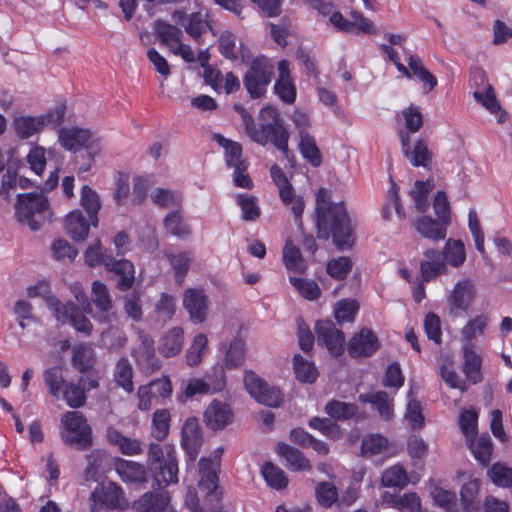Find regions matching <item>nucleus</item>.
<instances>
[{
    "instance_id": "f257e3e1",
    "label": "nucleus",
    "mask_w": 512,
    "mask_h": 512,
    "mask_svg": "<svg viewBox=\"0 0 512 512\" xmlns=\"http://www.w3.org/2000/svg\"><path fill=\"white\" fill-rule=\"evenodd\" d=\"M317 236L327 240L332 237L341 250L354 244L350 217L343 203H330L327 191L319 189L316 196Z\"/></svg>"
},
{
    "instance_id": "f03ea898",
    "label": "nucleus",
    "mask_w": 512,
    "mask_h": 512,
    "mask_svg": "<svg viewBox=\"0 0 512 512\" xmlns=\"http://www.w3.org/2000/svg\"><path fill=\"white\" fill-rule=\"evenodd\" d=\"M235 109L241 115L246 133L254 142L263 146L270 142L288 158L289 133L281 124L278 112L275 108L268 106L261 109V124L259 128L255 126L253 117L245 108L235 106Z\"/></svg>"
},
{
    "instance_id": "7ed1b4c3",
    "label": "nucleus",
    "mask_w": 512,
    "mask_h": 512,
    "mask_svg": "<svg viewBox=\"0 0 512 512\" xmlns=\"http://www.w3.org/2000/svg\"><path fill=\"white\" fill-rule=\"evenodd\" d=\"M14 210L16 220L22 225H27L32 231L40 230L45 223L51 221L50 205L42 193L18 194Z\"/></svg>"
},
{
    "instance_id": "20e7f679",
    "label": "nucleus",
    "mask_w": 512,
    "mask_h": 512,
    "mask_svg": "<svg viewBox=\"0 0 512 512\" xmlns=\"http://www.w3.org/2000/svg\"><path fill=\"white\" fill-rule=\"evenodd\" d=\"M273 76L274 66L268 58L259 56L252 60L243 78L244 86L250 97L257 99L264 96Z\"/></svg>"
},
{
    "instance_id": "39448f33",
    "label": "nucleus",
    "mask_w": 512,
    "mask_h": 512,
    "mask_svg": "<svg viewBox=\"0 0 512 512\" xmlns=\"http://www.w3.org/2000/svg\"><path fill=\"white\" fill-rule=\"evenodd\" d=\"M61 436L66 444L81 450L91 445V428L78 411H69L62 415Z\"/></svg>"
},
{
    "instance_id": "423d86ee",
    "label": "nucleus",
    "mask_w": 512,
    "mask_h": 512,
    "mask_svg": "<svg viewBox=\"0 0 512 512\" xmlns=\"http://www.w3.org/2000/svg\"><path fill=\"white\" fill-rule=\"evenodd\" d=\"M65 108L56 107L49 113L37 117L21 116L14 119V128L17 136L28 139L39 133L45 126L60 125L64 120Z\"/></svg>"
},
{
    "instance_id": "0eeeda50",
    "label": "nucleus",
    "mask_w": 512,
    "mask_h": 512,
    "mask_svg": "<svg viewBox=\"0 0 512 512\" xmlns=\"http://www.w3.org/2000/svg\"><path fill=\"white\" fill-rule=\"evenodd\" d=\"M244 385L247 392L259 403L276 408L284 401V395L279 388L269 385L255 373H246Z\"/></svg>"
},
{
    "instance_id": "6e6552de",
    "label": "nucleus",
    "mask_w": 512,
    "mask_h": 512,
    "mask_svg": "<svg viewBox=\"0 0 512 512\" xmlns=\"http://www.w3.org/2000/svg\"><path fill=\"white\" fill-rule=\"evenodd\" d=\"M58 141L60 145L68 151L76 152L82 148L90 150V161H93V155L97 153V150H94L93 147V134L88 129L62 127L58 131Z\"/></svg>"
},
{
    "instance_id": "1a4fd4ad",
    "label": "nucleus",
    "mask_w": 512,
    "mask_h": 512,
    "mask_svg": "<svg viewBox=\"0 0 512 512\" xmlns=\"http://www.w3.org/2000/svg\"><path fill=\"white\" fill-rule=\"evenodd\" d=\"M315 332L318 345L325 346L335 356L343 352L345 343L344 333L332 321H317Z\"/></svg>"
},
{
    "instance_id": "9d476101",
    "label": "nucleus",
    "mask_w": 512,
    "mask_h": 512,
    "mask_svg": "<svg viewBox=\"0 0 512 512\" xmlns=\"http://www.w3.org/2000/svg\"><path fill=\"white\" fill-rule=\"evenodd\" d=\"M94 511L99 507L123 510L127 507V501L123 489L114 482L102 484L92 494Z\"/></svg>"
},
{
    "instance_id": "9b49d317",
    "label": "nucleus",
    "mask_w": 512,
    "mask_h": 512,
    "mask_svg": "<svg viewBox=\"0 0 512 512\" xmlns=\"http://www.w3.org/2000/svg\"><path fill=\"white\" fill-rule=\"evenodd\" d=\"M477 296V289L470 279L458 281L448 296L451 312H467Z\"/></svg>"
},
{
    "instance_id": "f8f14e48",
    "label": "nucleus",
    "mask_w": 512,
    "mask_h": 512,
    "mask_svg": "<svg viewBox=\"0 0 512 512\" xmlns=\"http://www.w3.org/2000/svg\"><path fill=\"white\" fill-rule=\"evenodd\" d=\"M218 467L219 463L209 459H201L199 461L200 481L199 487L206 491L207 497L211 501L219 502L222 492L218 487Z\"/></svg>"
},
{
    "instance_id": "ddd939ff",
    "label": "nucleus",
    "mask_w": 512,
    "mask_h": 512,
    "mask_svg": "<svg viewBox=\"0 0 512 512\" xmlns=\"http://www.w3.org/2000/svg\"><path fill=\"white\" fill-rule=\"evenodd\" d=\"M183 306L193 322L202 323L206 319L208 299L203 289H186L183 296Z\"/></svg>"
},
{
    "instance_id": "4468645a",
    "label": "nucleus",
    "mask_w": 512,
    "mask_h": 512,
    "mask_svg": "<svg viewBox=\"0 0 512 512\" xmlns=\"http://www.w3.org/2000/svg\"><path fill=\"white\" fill-rule=\"evenodd\" d=\"M472 81L477 87L473 92L474 98L491 113H497L500 104L492 85L487 83L485 72L481 69H475L472 73Z\"/></svg>"
},
{
    "instance_id": "2eb2a0df",
    "label": "nucleus",
    "mask_w": 512,
    "mask_h": 512,
    "mask_svg": "<svg viewBox=\"0 0 512 512\" xmlns=\"http://www.w3.org/2000/svg\"><path fill=\"white\" fill-rule=\"evenodd\" d=\"M140 345L135 350L134 356L137 363L148 372H154L161 368V362L157 358L152 337L144 333L138 332Z\"/></svg>"
},
{
    "instance_id": "dca6fc26",
    "label": "nucleus",
    "mask_w": 512,
    "mask_h": 512,
    "mask_svg": "<svg viewBox=\"0 0 512 512\" xmlns=\"http://www.w3.org/2000/svg\"><path fill=\"white\" fill-rule=\"evenodd\" d=\"M105 268L119 277L116 284L119 290L127 291L132 288L135 281V268L131 261L111 256L105 260Z\"/></svg>"
},
{
    "instance_id": "f3484780",
    "label": "nucleus",
    "mask_w": 512,
    "mask_h": 512,
    "mask_svg": "<svg viewBox=\"0 0 512 512\" xmlns=\"http://www.w3.org/2000/svg\"><path fill=\"white\" fill-rule=\"evenodd\" d=\"M233 420L230 406L214 399L204 412V422L212 430H222Z\"/></svg>"
},
{
    "instance_id": "a211bd4d",
    "label": "nucleus",
    "mask_w": 512,
    "mask_h": 512,
    "mask_svg": "<svg viewBox=\"0 0 512 512\" xmlns=\"http://www.w3.org/2000/svg\"><path fill=\"white\" fill-rule=\"evenodd\" d=\"M377 349L378 339L374 333L367 328L361 329L358 334L351 338L348 344V352L352 357H368Z\"/></svg>"
},
{
    "instance_id": "6ab92c4d",
    "label": "nucleus",
    "mask_w": 512,
    "mask_h": 512,
    "mask_svg": "<svg viewBox=\"0 0 512 512\" xmlns=\"http://www.w3.org/2000/svg\"><path fill=\"white\" fill-rule=\"evenodd\" d=\"M171 497L168 491H149L133 502L136 512H163L168 507Z\"/></svg>"
},
{
    "instance_id": "aec40b11",
    "label": "nucleus",
    "mask_w": 512,
    "mask_h": 512,
    "mask_svg": "<svg viewBox=\"0 0 512 512\" xmlns=\"http://www.w3.org/2000/svg\"><path fill=\"white\" fill-rule=\"evenodd\" d=\"M115 470L123 482L135 485L148 482L146 468L140 463L118 458L115 461Z\"/></svg>"
},
{
    "instance_id": "412c9836",
    "label": "nucleus",
    "mask_w": 512,
    "mask_h": 512,
    "mask_svg": "<svg viewBox=\"0 0 512 512\" xmlns=\"http://www.w3.org/2000/svg\"><path fill=\"white\" fill-rule=\"evenodd\" d=\"M182 446L191 460H195L202 445V434L196 418H188L182 427Z\"/></svg>"
},
{
    "instance_id": "4be33fe9",
    "label": "nucleus",
    "mask_w": 512,
    "mask_h": 512,
    "mask_svg": "<svg viewBox=\"0 0 512 512\" xmlns=\"http://www.w3.org/2000/svg\"><path fill=\"white\" fill-rule=\"evenodd\" d=\"M151 469L154 471V482L159 488L178 482V465L174 452L171 450L167 451L166 458L162 463L152 466Z\"/></svg>"
},
{
    "instance_id": "5701e85b",
    "label": "nucleus",
    "mask_w": 512,
    "mask_h": 512,
    "mask_svg": "<svg viewBox=\"0 0 512 512\" xmlns=\"http://www.w3.org/2000/svg\"><path fill=\"white\" fill-rule=\"evenodd\" d=\"M425 259L420 263L423 282H430L440 274L447 273L446 262L438 250L429 249L424 253Z\"/></svg>"
},
{
    "instance_id": "b1692460",
    "label": "nucleus",
    "mask_w": 512,
    "mask_h": 512,
    "mask_svg": "<svg viewBox=\"0 0 512 512\" xmlns=\"http://www.w3.org/2000/svg\"><path fill=\"white\" fill-rule=\"evenodd\" d=\"M399 135L402 151L404 155L410 159L411 164L415 167H428L431 162V154L428 150L427 144L423 140H418L414 149L410 151L409 133L401 131Z\"/></svg>"
},
{
    "instance_id": "393cba45",
    "label": "nucleus",
    "mask_w": 512,
    "mask_h": 512,
    "mask_svg": "<svg viewBox=\"0 0 512 512\" xmlns=\"http://www.w3.org/2000/svg\"><path fill=\"white\" fill-rule=\"evenodd\" d=\"M448 223L441 220H434L429 216H422L417 219L414 226L416 231L424 238L432 241L444 240L447 235Z\"/></svg>"
},
{
    "instance_id": "a878e982",
    "label": "nucleus",
    "mask_w": 512,
    "mask_h": 512,
    "mask_svg": "<svg viewBox=\"0 0 512 512\" xmlns=\"http://www.w3.org/2000/svg\"><path fill=\"white\" fill-rule=\"evenodd\" d=\"M184 343V331L180 327L168 330L160 339L158 350L166 358L178 355Z\"/></svg>"
},
{
    "instance_id": "bb28decb",
    "label": "nucleus",
    "mask_w": 512,
    "mask_h": 512,
    "mask_svg": "<svg viewBox=\"0 0 512 512\" xmlns=\"http://www.w3.org/2000/svg\"><path fill=\"white\" fill-rule=\"evenodd\" d=\"M214 140L224 149L225 163L228 167L239 169L247 162L243 158L242 146L235 141L225 138L221 134H215Z\"/></svg>"
},
{
    "instance_id": "cd10ccee",
    "label": "nucleus",
    "mask_w": 512,
    "mask_h": 512,
    "mask_svg": "<svg viewBox=\"0 0 512 512\" xmlns=\"http://www.w3.org/2000/svg\"><path fill=\"white\" fill-rule=\"evenodd\" d=\"M154 31L161 44L172 50L182 40V30L163 20L154 22Z\"/></svg>"
},
{
    "instance_id": "c85d7f7f",
    "label": "nucleus",
    "mask_w": 512,
    "mask_h": 512,
    "mask_svg": "<svg viewBox=\"0 0 512 512\" xmlns=\"http://www.w3.org/2000/svg\"><path fill=\"white\" fill-rule=\"evenodd\" d=\"M65 228L74 241H84L88 236L90 224L79 210L70 212L65 220Z\"/></svg>"
},
{
    "instance_id": "c756f323",
    "label": "nucleus",
    "mask_w": 512,
    "mask_h": 512,
    "mask_svg": "<svg viewBox=\"0 0 512 512\" xmlns=\"http://www.w3.org/2000/svg\"><path fill=\"white\" fill-rule=\"evenodd\" d=\"M278 451L285 458L288 468L292 471H310L312 469L309 459L300 450L281 443L278 446Z\"/></svg>"
},
{
    "instance_id": "7c9ffc66",
    "label": "nucleus",
    "mask_w": 512,
    "mask_h": 512,
    "mask_svg": "<svg viewBox=\"0 0 512 512\" xmlns=\"http://www.w3.org/2000/svg\"><path fill=\"white\" fill-rule=\"evenodd\" d=\"M106 436L109 443L117 446L124 455H137L142 452L139 440L125 436L115 428H108Z\"/></svg>"
},
{
    "instance_id": "2f4dec72",
    "label": "nucleus",
    "mask_w": 512,
    "mask_h": 512,
    "mask_svg": "<svg viewBox=\"0 0 512 512\" xmlns=\"http://www.w3.org/2000/svg\"><path fill=\"white\" fill-rule=\"evenodd\" d=\"M133 374L134 370L130 360L126 357H121L116 362L113 370V379L117 386L127 393H132L134 390Z\"/></svg>"
},
{
    "instance_id": "473e14b6",
    "label": "nucleus",
    "mask_w": 512,
    "mask_h": 512,
    "mask_svg": "<svg viewBox=\"0 0 512 512\" xmlns=\"http://www.w3.org/2000/svg\"><path fill=\"white\" fill-rule=\"evenodd\" d=\"M108 459V454L102 450H93L90 454L86 455L87 467L83 471L84 480L86 482L98 481Z\"/></svg>"
},
{
    "instance_id": "72a5a7b5",
    "label": "nucleus",
    "mask_w": 512,
    "mask_h": 512,
    "mask_svg": "<svg viewBox=\"0 0 512 512\" xmlns=\"http://www.w3.org/2000/svg\"><path fill=\"white\" fill-rule=\"evenodd\" d=\"M96 363V354L90 344L81 343L74 346L72 350V364L79 372L84 373L87 369L93 368Z\"/></svg>"
},
{
    "instance_id": "f704fd0d",
    "label": "nucleus",
    "mask_w": 512,
    "mask_h": 512,
    "mask_svg": "<svg viewBox=\"0 0 512 512\" xmlns=\"http://www.w3.org/2000/svg\"><path fill=\"white\" fill-rule=\"evenodd\" d=\"M219 51L223 57L226 59L235 61L240 56L242 58L245 57L243 53V47L241 41L237 38L236 35L229 31H224L219 39Z\"/></svg>"
},
{
    "instance_id": "c9c22d12",
    "label": "nucleus",
    "mask_w": 512,
    "mask_h": 512,
    "mask_svg": "<svg viewBox=\"0 0 512 512\" xmlns=\"http://www.w3.org/2000/svg\"><path fill=\"white\" fill-rule=\"evenodd\" d=\"M463 371L474 384L481 381V358L475 352L473 344H463Z\"/></svg>"
},
{
    "instance_id": "e433bc0d",
    "label": "nucleus",
    "mask_w": 512,
    "mask_h": 512,
    "mask_svg": "<svg viewBox=\"0 0 512 512\" xmlns=\"http://www.w3.org/2000/svg\"><path fill=\"white\" fill-rule=\"evenodd\" d=\"M359 400L363 403H371L379 415L388 420L393 416V403L385 391L361 394Z\"/></svg>"
},
{
    "instance_id": "4c0bfd02",
    "label": "nucleus",
    "mask_w": 512,
    "mask_h": 512,
    "mask_svg": "<svg viewBox=\"0 0 512 512\" xmlns=\"http://www.w3.org/2000/svg\"><path fill=\"white\" fill-rule=\"evenodd\" d=\"M480 482L478 479H470L461 488L460 500L462 512H478L480 510L477 496L479 493Z\"/></svg>"
},
{
    "instance_id": "58836bf2",
    "label": "nucleus",
    "mask_w": 512,
    "mask_h": 512,
    "mask_svg": "<svg viewBox=\"0 0 512 512\" xmlns=\"http://www.w3.org/2000/svg\"><path fill=\"white\" fill-rule=\"evenodd\" d=\"M466 444L479 463L486 466L490 462L493 445L488 435L472 438L470 441H466Z\"/></svg>"
},
{
    "instance_id": "ea45409f",
    "label": "nucleus",
    "mask_w": 512,
    "mask_h": 512,
    "mask_svg": "<svg viewBox=\"0 0 512 512\" xmlns=\"http://www.w3.org/2000/svg\"><path fill=\"white\" fill-rule=\"evenodd\" d=\"M207 17V14L200 11L187 16V22L183 24V28L195 41H199L201 36L211 28Z\"/></svg>"
},
{
    "instance_id": "a19ab883",
    "label": "nucleus",
    "mask_w": 512,
    "mask_h": 512,
    "mask_svg": "<svg viewBox=\"0 0 512 512\" xmlns=\"http://www.w3.org/2000/svg\"><path fill=\"white\" fill-rule=\"evenodd\" d=\"M279 197L283 205L291 210L295 223L301 226V216L305 208L303 197L295 193L293 186L285 190L281 189Z\"/></svg>"
},
{
    "instance_id": "79ce46f5",
    "label": "nucleus",
    "mask_w": 512,
    "mask_h": 512,
    "mask_svg": "<svg viewBox=\"0 0 512 512\" xmlns=\"http://www.w3.org/2000/svg\"><path fill=\"white\" fill-rule=\"evenodd\" d=\"M81 206L86 210L91 225H98V211L101 208V203L98 194L89 186L84 185L81 189Z\"/></svg>"
},
{
    "instance_id": "37998d69",
    "label": "nucleus",
    "mask_w": 512,
    "mask_h": 512,
    "mask_svg": "<svg viewBox=\"0 0 512 512\" xmlns=\"http://www.w3.org/2000/svg\"><path fill=\"white\" fill-rule=\"evenodd\" d=\"M283 262L289 271L303 273L306 270V261L302 257L299 249L287 240L283 249Z\"/></svg>"
},
{
    "instance_id": "c03bdc74",
    "label": "nucleus",
    "mask_w": 512,
    "mask_h": 512,
    "mask_svg": "<svg viewBox=\"0 0 512 512\" xmlns=\"http://www.w3.org/2000/svg\"><path fill=\"white\" fill-rule=\"evenodd\" d=\"M358 407L352 403L338 400L329 401L325 406V412L335 421L348 420L356 415Z\"/></svg>"
},
{
    "instance_id": "a18cd8bd",
    "label": "nucleus",
    "mask_w": 512,
    "mask_h": 512,
    "mask_svg": "<svg viewBox=\"0 0 512 512\" xmlns=\"http://www.w3.org/2000/svg\"><path fill=\"white\" fill-rule=\"evenodd\" d=\"M383 499L398 510L417 512L421 507L420 498L414 492L405 493L403 496H394L385 493Z\"/></svg>"
},
{
    "instance_id": "49530a36",
    "label": "nucleus",
    "mask_w": 512,
    "mask_h": 512,
    "mask_svg": "<svg viewBox=\"0 0 512 512\" xmlns=\"http://www.w3.org/2000/svg\"><path fill=\"white\" fill-rule=\"evenodd\" d=\"M442 257L453 267L461 266L466 259L463 242L461 240H447L443 248Z\"/></svg>"
},
{
    "instance_id": "de8ad7c7",
    "label": "nucleus",
    "mask_w": 512,
    "mask_h": 512,
    "mask_svg": "<svg viewBox=\"0 0 512 512\" xmlns=\"http://www.w3.org/2000/svg\"><path fill=\"white\" fill-rule=\"evenodd\" d=\"M43 379L45 385L48 387L49 393L56 399L61 396V391L66 382L64 381L62 368L54 366L46 369L43 372Z\"/></svg>"
},
{
    "instance_id": "09e8293b",
    "label": "nucleus",
    "mask_w": 512,
    "mask_h": 512,
    "mask_svg": "<svg viewBox=\"0 0 512 512\" xmlns=\"http://www.w3.org/2000/svg\"><path fill=\"white\" fill-rule=\"evenodd\" d=\"M207 349V336L203 333L197 334L186 352L187 365L190 367L198 366L201 363L202 357L206 353Z\"/></svg>"
},
{
    "instance_id": "8fccbe9b",
    "label": "nucleus",
    "mask_w": 512,
    "mask_h": 512,
    "mask_svg": "<svg viewBox=\"0 0 512 512\" xmlns=\"http://www.w3.org/2000/svg\"><path fill=\"white\" fill-rule=\"evenodd\" d=\"M433 189L430 181H416L413 189L410 190V196L414 201L415 208L418 212L424 213L429 208L428 196Z\"/></svg>"
},
{
    "instance_id": "3c124183",
    "label": "nucleus",
    "mask_w": 512,
    "mask_h": 512,
    "mask_svg": "<svg viewBox=\"0 0 512 512\" xmlns=\"http://www.w3.org/2000/svg\"><path fill=\"white\" fill-rule=\"evenodd\" d=\"M170 413L167 409L156 410L152 417L151 435L158 441L165 439L170 429Z\"/></svg>"
},
{
    "instance_id": "603ef678",
    "label": "nucleus",
    "mask_w": 512,
    "mask_h": 512,
    "mask_svg": "<svg viewBox=\"0 0 512 512\" xmlns=\"http://www.w3.org/2000/svg\"><path fill=\"white\" fill-rule=\"evenodd\" d=\"M299 134V147L303 157L314 167L319 166L322 162V157L313 137L308 133H303L302 131H299Z\"/></svg>"
},
{
    "instance_id": "864d4df0",
    "label": "nucleus",
    "mask_w": 512,
    "mask_h": 512,
    "mask_svg": "<svg viewBox=\"0 0 512 512\" xmlns=\"http://www.w3.org/2000/svg\"><path fill=\"white\" fill-rule=\"evenodd\" d=\"M262 475L266 483L274 489L285 488L288 484V479L284 471L271 462H267L262 468Z\"/></svg>"
},
{
    "instance_id": "5fc2aeb1",
    "label": "nucleus",
    "mask_w": 512,
    "mask_h": 512,
    "mask_svg": "<svg viewBox=\"0 0 512 512\" xmlns=\"http://www.w3.org/2000/svg\"><path fill=\"white\" fill-rule=\"evenodd\" d=\"M294 372L296 378L301 382L312 383L318 376L317 369L312 362L305 360L301 355L294 356Z\"/></svg>"
},
{
    "instance_id": "6e6d98bb",
    "label": "nucleus",
    "mask_w": 512,
    "mask_h": 512,
    "mask_svg": "<svg viewBox=\"0 0 512 512\" xmlns=\"http://www.w3.org/2000/svg\"><path fill=\"white\" fill-rule=\"evenodd\" d=\"M308 425L328 438L336 440L342 437L339 425L331 418L313 417L309 420Z\"/></svg>"
},
{
    "instance_id": "4d7b16f0",
    "label": "nucleus",
    "mask_w": 512,
    "mask_h": 512,
    "mask_svg": "<svg viewBox=\"0 0 512 512\" xmlns=\"http://www.w3.org/2000/svg\"><path fill=\"white\" fill-rule=\"evenodd\" d=\"M405 419L408 421L412 430L421 429L424 425L425 418L422 412V404L412 397L411 391L408 394Z\"/></svg>"
},
{
    "instance_id": "13d9d810",
    "label": "nucleus",
    "mask_w": 512,
    "mask_h": 512,
    "mask_svg": "<svg viewBox=\"0 0 512 512\" xmlns=\"http://www.w3.org/2000/svg\"><path fill=\"white\" fill-rule=\"evenodd\" d=\"M381 483L385 487L403 488L408 483L407 473L401 465H393L383 472Z\"/></svg>"
},
{
    "instance_id": "bf43d9fd",
    "label": "nucleus",
    "mask_w": 512,
    "mask_h": 512,
    "mask_svg": "<svg viewBox=\"0 0 512 512\" xmlns=\"http://www.w3.org/2000/svg\"><path fill=\"white\" fill-rule=\"evenodd\" d=\"M487 324L488 318L484 315H479L471 319L461 331L464 344H473V340L476 339L477 336L484 334Z\"/></svg>"
},
{
    "instance_id": "052dcab7",
    "label": "nucleus",
    "mask_w": 512,
    "mask_h": 512,
    "mask_svg": "<svg viewBox=\"0 0 512 512\" xmlns=\"http://www.w3.org/2000/svg\"><path fill=\"white\" fill-rule=\"evenodd\" d=\"M164 226L170 234L177 237H186L191 232L179 211L170 212L164 219Z\"/></svg>"
},
{
    "instance_id": "680f3d73",
    "label": "nucleus",
    "mask_w": 512,
    "mask_h": 512,
    "mask_svg": "<svg viewBox=\"0 0 512 512\" xmlns=\"http://www.w3.org/2000/svg\"><path fill=\"white\" fill-rule=\"evenodd\" d=\"M209 386L210 394L222 391L226 386V375L224 367L220 364L213 366L202 378Z\"/></svg>"
},
{
    "instance_id": "e2e57ef3",
    "label": "nucleus",
    "mask_w": 512,
    "mask_h": 512,
    "mask_svg": "<svg viewBox=\"0 0 512 512\" xmlns=\"http://www.w3.org/2000/svg\"><path fill=\"white\" fill-rule=\"evenodd\" d=\"M61 395L72 408L82 407L86 402L85 391L80 384L66 383L61 391Z\"/></svg>"
},
{
    "instance_id": "0e129e2a",
    "label": "nucleus",
    "mask_w": 512,
    "mask_h": 512,
    "mask_svg": "<svg viewBox=\"0 0 512 512\" xmlns=\"http://www.w3.org/2000/svg\"><path fill=\"white\" fill-rule=\"evenodd\" d=\"M209 386L202 378H190L184 383L182 392L178 395V399L185 402L187 399L196 395H209Z\"/></svg>"
},
{
    "instance_id": "69168bd1",
    "label": "nucleus",
    "mask_w": 512,
    "mask_h": 512,
    "mask_svg": "<svg viewBox=\"0 0 512 512\" xmlns=\"http://www.w3.org/2000/svg\"><path fill=\"white\" fill-rule=\"evenodd\" d=\"M478 415L474 410H463L459 416V427L466 441H470L477 435Z\"/></svg>"
},
{
    "instance_id": "338daca9",
    "label": "nucleus",
    "mask_w": 512,
    "mask_h": 512,
    "mask_svg": "<svg viewBox=\"0 0 512 512\" xmlns=\"http://www.w3.org/2000/svg\"><path fill=\"white\" fill-rule=\"evenodd\" d=\"M92 297L96 307L102 312H108L112 308V299L107 286L100 282L94 281L92 284Z\"/></svg>"
},
{
    "instance_id": "774afa93",
    "label": "nucleus",
    "mask_w": 512,
    "mask_h": 512,
    "mask_svg": "<svg viewBox=\"0 0 512 512\" xmlns=\"http://www.w3.org/2000/svg\"><path fill=\"white\" fill-rule=\"evenodd\" d=\"M488 475L492 482L501 487L512 486V468L502 463H495L488 470Z\"/></svg>"
}]
</instances>
